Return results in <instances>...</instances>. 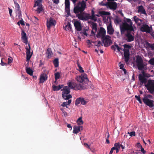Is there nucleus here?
Listing matches in <instances>:
<instances>
[{"mask_svg": "<svg viewBox=\"0 0 154 154\" xmlns=\"http://www.w3.org/2000/svg\"><path fill=\"white\" fill-rule=\"evenodd\" d=\"M134 20L135 21V23L139 25H140L142 21L141 19H139L138 17H137L136 16H134L133 17Z\"/></svg>", "mask_w": 154, "mask_h": 154, "instance_id": "30", "label": "nucleus"}, {"mask_svg": "<svg viewBox=\"0 0 154 154\" xmlns=\"http://www.w3.org/2000/svg\"><path fill=\"white\" fill-rule=\"evenodd\" d=\"M1 64L2 66H4L6 65H7V63H6L3 62V61H2V60H1Z\"/></svg>", "mask_w": 154, "mask_h": 154, "instance_id": "60", "label": "nucleus"}, {"mask_svg": "<svg viewBox=\"0 0 154 154\" xmlns=\"http://www.w3.org/2000/svg\"><path fill=\"white\" fill-rule=\"evenodd\" d=\"M71 29V26L70 24L68 23L67 25L66 26L65 29L66 30H70Z\"/></svg>", "mask_w": 154, "mask_h": 154, "instance_id": "40", "label": "nucleus"}, {"mask_svg": "<svg viewBox=\"0 0 154 154\" xmlns=\"http://www.w3.org/2000/svg\"><path fill=\"white\" fill-rule=\"evenodd\" d=\"M18 11V13L19 15V18H20L22 17V14H21V11L20 10V9L19 10H17Z\"/></svg>", "mask_w": 154, "mask_h": 154, "instance_id": "53", "label": "nucleus"}, {"mask_svg": "<svg viewBox=\"0 0 154 154\" xmlns=\"http://www.w3.org/2000/svg\"><path fill=\"white\" fill-rule=\"evenodd\" d=\"M26 72L30 75H32L33 73V71L30 68H26Z\"/></svg>", "mask_w": 154, "mask_h": 154, "instance_id": "31", "label": "nucleus"}, {"mask_svg": "<svg viewBox=\"0 0 154 154\" xmlns=\"http://www.w3.org/2000/svg\"><path fill=\"white\" fill-rule=\"evenodd\" d=\"M74 26L77 31H79L82 30V27L80 23L78 21H76L74 23Z\"/></svg>", "mask_w": 154, "mask_h": 154, "instance_id": "25", "label": "nucleus"}, {"mask_svg": "<svg viewBox=\"0 0 154 154\" xmlns=\"http://www.w3.org/2000/svg\"><path fill=\"white\" fill-rule=\"evenodd\" d=\"M152 97V96L150 94L146 95L144 94L143 95V98H151Z\"/></svg>", "mask_w": 154, "mask_h": 154, "instance_id": "48", "label": "nucleus"}, {"mask_svg": "<svg viewBox=\"0 0 154 154\" xmlns=\"http://www.w3.org/2000/svg\"><path fill=\"white\" fill-rule=\"evenodd\" d=\"M73 82H69L68 83V88L69 89H72L74 90V86L73 85Z\"/></svg>", "mask_w": 154, "mask_h": 154, "instance_id": "36", "label": "nucleus"}, {"mask_svg": "<svg viewBox=\"0 0 154 154\" xmlns=\"http://www.w3.org/2000/svg\"><path fill=\"white\" fill-rule=\"evenodd\" d=\"M69 1H65V8L66 11L67 15L69 16L70 14V2Z\"/></svg>", "mask_w": 154, "mask_h": 154, "instance_id": "24", "label": "nucleus"}, {"mask_svg": "<svg viewBox=\"0 0 154 154\" xmlns=\"http://www.w3.org/2000/svg\"><path fill=\"white\" fill-rule=\"evenodd\" d=\"M67 126L68 128H71V130L72 129V126L70 124H68L67 125Z\"/></svg>", "mask_w": 154, "mask_h": 154, "instance_id": "64", "label": "nucleus"}, {"mask_svg": "<svg viewBox=\"0 0 154 154\" xmlns=\"http://www.w3.org/2000/svg\"><path fill=\"white\" fill-rule=\"evenodd\" d=\"M128 134H129V135L130 136L132 137V136H135V133L134 131H132L130 133L128 132Z\"/></svg>", "mask_w": 154, "mask_h": 154, "instance_id": "50", "label": "nucleus"}, {"mask_svg": "<svg viewBox=\"0 0 154 154\" xmlns=\"http://www.w3.org/2000/svg\"><path fill=\"white\" fill-rule=\"evenodd\" d=\"M138 11V13H141V14H145L146 12L145 10L143 8L142 5L139 6L137 8Z\"/></svg>", "mask_w": 154, "mask_h": 154, "instance_id": "28", "label": "nucleus"}, {"mask_svg": "<svg viewBox=\"0 0 154 154\" xmlns=\"http://www.w3.org/2000/svg\"><path fill=\"white\" fill-rule=\"evenodd\" d=\"M100 14L103 15H108L109 14V12H107L105 11H102L100 12Z\"/></svg>", "mask_w": 154, "mask_h": 154, "instance_id": "47", "label": "nucleus"}, {"mask_svg": "<svg viewBox=\"0 0 154 154\" xmlns=\"http://www.w3.org/2000/svg\"><path fill=\"white\" fill-rule=\"evenodd\" d=\"M120 68L121 69H123L124 68V65L123 64H121L119 65Z\"/></svg>", "mask_w": 154, "mask_h": 154, "instance_id": "62", "label": "nucleus"}, {"mask_svg": "<svg viewBox=\"0 0 154 154\" xmlns=\"http://www.w3.org/2000/svg\"><path fill=\"white\" fill-rule=\"evenodd\" d=\"M63 91L62 97L65 100H69L72 97L71 94L68 95L70 93V91L69 88L68 86H65L63 89L61 90Z\"/></svg>", "mask_w": 154, "mask_h": 154, "instance_id": "4", "label": "nucleus"}, {"mask_svg": "<svg viewBox=\"0 0 154 154\" xmlns=\"http://www.w3.org/2000/svg\"><path fill=\"white\" fill-rule=\"evenodd\" d=\"M83 34L87 36L88 35V34L86 32V30L85 29L84 31L83 32H82Z\"/></svg>", "mask_w": 154, "mask_h": 154, "instance_id": "61", "label": "nucleus"}, {"mask_svg": "<svg viewBox=\"0 0 154 154\" xmlns=\"http://www.w3.org/2000/svg\"><path fill=\"white\" fill-rule=\"evenodd\" d=\"M77 122L78 125H81L83 124V122L82 119V118L81 117H79L78 119Z\"/></svg>", "mask_w": 154, "mask_h": 154, "instance_id": "39", "label": "nucleus"}, {"mask_svg": "<svg viewBox=\"0 0 154 154\" xmlns=\"http://www.w3.org/2000/svg\"><path fill=\"white\" fill-rule=\"evenodd\" d=\"M106 31L102 27H100L99 32L97 33L96 36L97 38H101L102 39L106 36Z\"/></svg>", "mask_w": 154, "mask_h": 154, "instance_id": "11", "label": "nucleus"}, {"mask_svg": "<svg viewBox=\"0 0 154 154\" xmlns=\"http://www.w3.org/2000/svg\"><path fill=\"white\" fill-rule=\"evenodd\" d=\"M52 88L54 91H57L60 89V88H58V86H55L54 85L52 86Z\"/></svg>", "mask_w": 154, "mask_h": 154, "instance_id": "46", "label": "nucleus"}, {"mask_svg": "<svg viewBox=\"0 0 154 154\" xmlns=\"http://www.w3.org/2000/svg\"><path fill=\"white\" fill-rule=\"evenodd\" d=\"M123 46L125 48H126V49H129L131 48V46L127 44H124V45H123Z\"/></svg>", "mask_w": 154, "mask_h": 154, "instance_id": "49", "label": "nucleus"}, {"mask_svg": "<svg viewBox=\"0 0 154 154\" xmlns=\"http://www.w3.org/2000/svg\"><path fill=\"white\" fill-rule=\"evenodd\" d=\"M54 75L55 79L56 80L55 82H56V81H57V80L60 77V75L59 72H57L55 73Z\"/></svg>", "mask_w": 154, "mask_h": 154, "instance_id": "41", "label": "nucleus"}, {"mask_svg": "<svg viewBox=\"0 0 154 154\" xmlns=\"http://www.w3.org/2000/svg\"><path fill=\"white\" fill-rule=\"evenodd\" d=\"M146 74L144 71L142 72V74H140L139 75V80L140 82V85H142L144 83H146L147 82L146 79Z\"/></svg>", "mask_w": 154, "mask_h": 154, "instance_id": "8", "label": "nucleus"}, {"mask_svg": "<svg viewBox=\"0 0 154 154\" xmlns=\"http://www.w3.org/2000/svg\"><path fill=\"white\" fill-rule=\"evenodd\" d=\"M21 38L23 42L26 45L28 44V38L26 34L23 30H22L21 33Z\"/></svg>", "mask_w": 154, "mask_h": 154, "instance_id": "23", "label": "nucleus"}, {"mask_svg": "<svg viewBox=\"0 0 154 154\" xmlns=\"http://www.w3.org/2000/svg\"><path fill=\"white\" fill-rule=\"evenodd\" d=\"M140 146L141 147L140 149L141 151L142 152L143 154H145L146 152V151L144 150V149L143 148L141 145H140Z\"/></svg>", "mask_w": 154, "mask_h": 154, "instance_id": "52", "label": "nucleus"}, {"mask_svg": "<svg viewBox=\"0 0 154 154\" xmlns=\"http://www.w3.org/2000/svg\"><path fill=\"white\" fill-rule=\"evenodd\" d=\"M121 21V19L118 17H117L114 20V22L116 24H119Z\"/></svg>", "mask_w": 154, "mask_h": 154, "instance_id": "35", "label": "nucleus"}, {"mask_svg": "<svg viewBox=\"0 0 154 154\" xmlns=\"http://www.w3.org/2000/svg\"><path fill=\"white\" fill-rule=\"evenodd\" d=\"M86 7V2L85 1H82L81 2H79L74 7L73 11L75 13L77 14L79 12L82 13L85 10Z\"/></svg>", "mask_w": 154, "mask_h": 154, "instance_id": "2", "label": "nucleus"}, {"mask_svg": "<svg viewBox=\"0 0 154 154\" xmlns=\"http://www.w3.org/2000/svg\"><path fill=\"white\" fill-rule=\"evenodd\" d=\"M76 17L79 20H88L89 17L88 16V14H86L85 16H84L82 13L76 14Z\"/></svg>", "mask_w": 154, "mask_h": 154, "instance_id": "19", "label": "nucleus"}, {"mask_svg": "<svg viewBox=\"0 0 154 154\" xmlns=\"http://www.w3.org/2000/svg\"><path fill=\"white\" fill-rule=\"evenodd\" d=\"M42 1H36L35 2L34 7L38 6L37 9L38 13H40L43 10L42 4Z\"/></svg>", "mask_w": 154, "mask_h": 154, "instance_id": "12", "label": "nucleus"}, {"mask_svg": "<svg viewBox=\"0 0 154 154\" xmlns=\"http://www.w3.org/2000/svg\"><path fill=\"white\" fill-rule=\"evenodd\" d=\"M145 86L151 94L154 93V80H148L147 83L145 85Z\"/></svg>", "mask_w": 154, "mask_h": 154, "instance_id": "5", "label": "nucleus"}, {"mask_svg": "<svg viewBox=\"0 0 154 154\" xmlns=\"http://www.w3.org/2000/svg\"><path fill=\"white\" fill-rule=\"evenodd\" d=\"M123 51L125 60L126 63H127L129 59L130 52L129 50L124 49Z\"/></svg>", "mask_w": 154, "mask_h": 154, "instance_id": "18", "label": "nucleus"}, {"mask_svg": "<svg viewBox=\"0 0 154 154\" xmlns=\"http://www.w3.org/2000/svg\"><path fill=\"white\" fill-rule=\"evenodd\" d=\"M107 2V7L110 9L115 10L116 9L117 6V4L116 2H114V1H108Z\"/></svg>", "mask_w": 154, "mask_h": 154, "instance_id": "10", "label": "nucleus"}, {"mask_svg": "<svg viewBox=\"0 0 154 154\" xmlns=\"http://www.w3.org/2000/svg\"><path fill=\"white\" fill-rule=\"evenodd\" d=\"M81 103V104L83 105H85L87 103L84 99L83 97H79L77 98L75 101V104L77 105Z\"/></svg>", "mask_w": 154, "mask_h": 154, "instance_id": "20", "label": "nucleus"}, {"mask_svg": "<svg viewBox=\"0 0 154 154\" xmlns=\"http://www.w3.org/2000/svg\"><path fill=\"white\" fill-rule=\"evenodd\" d=\"M108 36H106L102 38L103 43L104 44V46L105 47H107L110 45L111 43V40L109 39Z\"/></svg>", "mask_w": 154, "mask_h": 154, "instance_id": "14", "label": "nucleus"}, {"mask_svg": "<svg viewBox=\"0 0 154 154\" xmlns=\"http://www.w3.org/2000/svg\"><path fill=\"white\" fill-rule=\"evenodd\" d=\"M126 21L128 23H129V24L125 22L120 26V30L122 34H124L127 30H134L131 20L130 19L127 18L126 19Z\"/></svg>", "mask_w": 154, "mask_h": 154, "instance_id": "1", "label": "nucleus"}, {"mask_svg": "<svg viewBox=\"0 0 154 154\" xmlns=\"http://www.w3.org/2000/svg\"><path fill=\"white\" fill-rule=\"evenodd\" d=\"M48 78V74L45 73H42L40 75L39 83H43L47 80Z\"/></svg>", "mask_w": 154, "mask_h": 154, "instance_id": "17", "label": "nucleus"}, {"mask_svg": "<svg viewBox=\"0 0 154 154\" xmlns=\"http://www.w3.org/2000/svg\"><path fill=\"white\" fill-rule=\"evenodd\" d=\"M8 9H9L10 15L11 17H12V9H10L9 8H8Z\"/></svg>", "mask_w": 154, "mask_h": 154, "instance_id": "58", "label": "nucleus"}, {"mask_svg": "<svg viewBox=\"0 0 154 154\" xmlns=\"http://www.w3.org/2000/svg\"><path fill=\"white\" fill-rule=\"evenodd\" d=\"M67 105H68L67 104V103L66 102H63L61 105V106H66ZM66 107H67V106H66Z\"/></svg>", "mask_w": 154, "mask_h": 154, "instance_id": "56", "label": "nucleus"}, {"mask_svg": "<svg viewBox=\"0 0 154 154\" xmlns=\"http://www.w3.org/2000/svg\"><path fill=\"white\" fill-rule=\"evenodd\" d=\"M84 145L88 149H90V146L87 143H84Z\"/></svg>", "mask_w": 154, "mask_h": 154, "instance_id": "59", "label": "nucleus"}, {"mask_svg": "<svg viewBox=\"0 0 154 154\" xmlns=\"http://www.w3.org/2000/svg\"><path fill=\"white\" fill-rule=\"evenodd\" d=\"M135 98L136 99L139 101L140 103L142 104V102L141 99H140V95H135Z\"/></svg>", "mask_w": 154, "mask_h": 154, "instance_id": "42", "label": "nucleus"}, {"mask_svg": "<svg viewBox=\"0 0 154 154\" xmlns=\"http://www.w3.org/2000/svg\"><path fill=\"white\" fill-rule=\"evenodd\" d=\"M14 3L15 5V7L17 10H19L20 9V7L19 5L16 2V1H14Z\"/></svg>", "mask_w": 154, "mask_h": 154, "instance_id": "43", "label": "nucleus"}, {"mask_svg": "<svg viewBox=\"0 0 154 154\" xmlns=\"http://www.w3.org/2000/svg\"><path fill=\"white\" fill-rule=\"evenodd\" d=\"M95 45L97 46L98 48H99L100 47L103 46V43H101L100 41H99L98 42L97 44H95Z\"/></svg>", "mask_w": 154, "mask_h": 154, "instance_id": "45", "label": "nucleus"}, {"mask_svg": "<svg viewBox=\"0 0 154 154\" xmlns=\"http://www.w3.org/2000/svg\"><path fill=\"white\" fill-rule=\"evenodd\" d=\"M52 55V53L51 51V48H48L47 49V52L46 53V55L47 57L48 58H51V57Z\"/></svg>", "mask_w": 154, "mask_h": 154, "instance_id": "29", "label": "nucleus"}, {"mask_svg": "<svg viewBox=\"0 0 154 154\" xmlns=\"http://www.w3.org/2000/svg\"><path fill=\"white\" fill-rule=\"evenodd\" d=\"M143 102L146 106L150 108H153L154 106V101L149 98H143L142 99Z\"/></svg>", "mask_w": 154, "mask_h": 154, "instance_id": "7", "label": "nucleus"}, {"mask_svg": "<svg viewBox=\"0 0 154 154\" xmlns=\"http://www.w3.org/2000/svg\"><path fill=\"white\" fill-rule=\"evenodd\" d=\"M91 28L93 30H94L96 32L97 30V24L96 23L92 22L91 23Z\"/></svg>", "mask_w": 154, "mask_h": 154, "instance_id": "34", "label": "nucleus"}, {"mask_svg": "<svg viewBox=\"0 0 154 154\" xmlns=\"http://www.w3.org/2000/svg\"><path fill=\"white\" fill-rule=\"evenodd\" d=\"M126 33L125 34V36L126 38V40L127 42H130L133 41L134 40V33L133 35L131 34L132 31L134 32V30H126Z\"/></svg>", "mask_w": 154, "mask_h": 154, "instance_id": "6", "label": "nucleus"}, {"mask_svg": "<svg viewBox=\"0 0 154 154\" xmlns=\"http://www.w3.org/2000/svg\"><path fill=\"white\" fill-rule=\"evenodd\" d=\"M56 23V22L55 20L53 18L50 17L48 20H47V26L48 28L50 29L51 26H55Z\"/></svg>", "mask_w": 154, "mask_h": 154, "instance_id": "15", "label": "nucleus"}, {"mask_svg": "<svg viewBox=\"0 0 154 154\" xmlns=\"http://www.w3.org/2000/svg\"><path fill=\"white\" fill-rule=\"evenodd\" d=\"M114 46L116 47V48L119 51H120L121 50H122V49L120 48L117 44L114 45Z\"/></svg>", "mask_w": 154, "mask_h": 154, "instance_id": "51", "label": "nucleus"}, {"mask_svg": "<svg viewBox=\"0 0 154 154\" xmlns=\"http://www.w3.org/2000/svg\"><path fill=\"white\" fill-rule=\"evenodd\" d=\"M100 5L101 6H106L107 7V2L106 3H104L103 1H102L101 3H100Z\"/></svg>", "mask_w": 154, "mask_h": 154, "instance_id": "55", "label": "nucleus"}, {"mask_svg": "<svg viewBox=\"0 0 154 154\" xmlns=\"http://www.w3.org/2000/svg\"><path fill=\"white\" fill-rule=\"evenodd\" d=\"M28 46L27 45L26 47V61L29 62L32 56V54H30L31 47L29 44H28Z\"/></svg>", "mask_w": 154, "mask_h": 154, "instance_id": "13", "label": "nucleus"}, {"mask_svg": "<svg viewBox=\"0 0 154 154\" xmlns=\"http://www.w3.org/2000/svg\"><path fill=\"white\" fill-rule=\"evenodd\" d=\"M88 16L89 17L88 20L91 19L92 20H94V21H97V17H95V15L90 16L89 14H88Z\"/></svg>", "mask_w": 154, "mask_h": 154, "instance_id": "33", "label": "nucleus"}, {"mask_svg": "<svg viewBox=\"0 0 154 154\" xmlns=\"http://www.w3.org/2000/svg\"><path fill=\"white\" fill-rule=\"evenodd\" d=\"M136 62L137 63V69L139 70H142L144 68L145 66L143 63V60L141 57L139 55L136 56Z\"/></svg>", "mask_w": 154, "mask_h": 154, "instance_id": "3", "label": "nucleus"}, {"mask_svg": "<svg viewBox=\"0 0 154 154\" xmlns=\"http://www.w3.org/2000/svg\"><path fill=\"white\" fill-rule=\"evenodd\" d=\"M152 27L151 26L149 27L146 24H143L140 28V30L143 32H145L146 33H149L152 30Z\"/></svg>", "mask_w": 154, "mask_h": 154, "instance_id": "9", "label": "nucleus"}, {"mask_svg": "<svg viewBox=\"0 0 154 154\" xmlns=\"http://www.w3.org/2000/svg\"><path fill=\"white\" fill-rule=\"evenodd\" d=\"M113 147H114L115 149H119L120 147H121L122 149V151L125 148L124 146L122 144H120L119 143H115L114 144V146Z\"/></svg>", "mask_w": 154, "mask_h": 154, "instance_id": "27", "label": "nucleus"}, {"mask_svg": "<svg viewBox=\"0 0 154 154\" xmlns=\"http://www.w3.org/2000/svg\"><path fill=\"white\" fill-rule=\"evenodd\" d=\"M73 85L74 86V90H82L85 89L87 88V86H84L83 85L79 84H77L75 82H73Z\"/></svg>", "mask_w": 154, "mask_h": 154, "instance_id": "16", "label": "nucleus"}, {"mask_svg": "<svg viewBox=\"0 0 154 154\" xmlns=\"http://www.w3.org/2000/svg\"><path fill=\"white\" fill-rule=\"evenodd\" d=\"M19 23L21 24V25H25L24 22L23 20H20L19 22H18L17 23V24L19 25H20L19 24Z\"/></svg>", "mask_w": 154, "mask_h": 154, "instance_id": "54", "label": "nucleus"}, {"mask_svg": "<svg viewBox=\"0 0 154 154\" xmlns=\"http://www.w3.org/2000/svg\"><path fill=\"white\" fill-rule=\"evenodd\" d=\"M77 81L82 83L83 82L85 79L88 80V79L86 74H84L83 75H81L79 76H77L75 78Z\"/></svg>", "mask_w": 154, "mask_h": 154, "instance_id": "22", "label": "nucleus"}, {"mask_svg": "<svg viewBox=\"0 0 154 154\" xmlns=\"http://www.w3.org/2000/svg\"><path fill=\"white\" fill-rule=\"evenodd\" d=\"M107 32L109 35L113 34L114 32V30L112 26L111 21H110L109 25L107 26Z\"/></svg>", "mask_w": 154, "mask_h": 154, "instance_id": "21", "label": "nucleus"}, {"mask_svg": "<svg viewBox=\"0 0 154 154\" xmlns=\"http://www.w3.org/2000/svg\"><path fill=\"white\" fill-rule=\"evenodd\" d=\"M77 64L79 68V71L80 72H84V70L81 67L78 62H77Z\"/></svg>", "mask_w": 154, "mask_h": 154, "instance_id": "38", "label": "nucleus"}, {"mask_svg": "<svg viewBox=\"0 0 154 154\" xmlns=\"http://www.w3.org/2000/svg\"><path fill=\"white\" fill-rule=\"evenodd\" d=\"M34 18H35V22L36 23H38V19H37L36 17H34Z\"/></svg>", "mask_w": 154, "mask_h": 154, "instance_id": "63", "label": "nucleus"}, {"mask_svg": "<svg viewBox=\"0 0 154 154\" xmlns=\"http://www.w3.org/2000/svg\"><path fill=\"white\" fill-rule=\"evenodd\" d=\"M115 148L114 147H112L111 149V150H110V151L109 152V154H112V153H113V150H115Z\"/></svg>", "mask_w": 154, "mask_h": 154, "instance_id": "57", "label": "nucleus"}, {"mask_svg": "<svg viewBox=\"0 0 154 154\" xmlns=\"http://www.w3.org/2000/svg\"><path fill=\"white\" fill-rule=\"evenodd\" d=\"M149 63L151 65H154V57L150 59L149 61Z\"/></svg>", "mask_w": 154, "mask_h": 154, "instance_id": "44", "label": "nucleus"}, {"mask_svg": "<svg viewBox=\"0 0 154 154\" xmlns=\"http://www.w3.org/2000/svg\"><path fill=\"white\" fill-rule=\"evenodd\" d=\"M73 132L74 133L77 134L81 130H82L83 129V127L82 126H75L73 128Z\"/></svg>", "mask_w": 154, "mask_h": 154, "instance_id": "26", "label": "nucleus"}, {"mask_svg": "<svg viewBox=\"0 0 154 154\" xmlns=\"http://www.w3.org/2000/svg\"><path fill=\"white\" fill-rule=\"evenodd\" d=\"M146 45L147 47L150 48L152 49H154V45L150 44L147 42H146Z\"/></svg>", "mask_w": 154, "mask_h": 154, "instance_id": "37", "label": "nucleus"}, {"mask_svg": "<svg viewBox=\"0 0 154 154\" xmlns=\"http://www.w3.org/2000/svg\"><path fill=\"white\" fill-rule=\"evenodd\" d=\"M59 60L58 58H55L53 61V63L55 67H57L59 66Z\"/></svg>", "mask_w": 154, "mask_h": 154, "instance_id": "32", "label": "nucleus"}]
</instances>
